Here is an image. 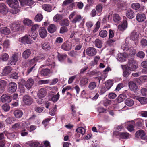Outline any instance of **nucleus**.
Wrapping results in <instances>:
<instances>
[{"instance_id":"obj_1","label":"nucleus","mask_w":147,"mask_h":147,"mask_svg":"<svg viewBox=\"0 0 147 147\" xmlns=\"http://www.w3.org/2000/svg\"><path fill=\"white\" fill-rule=\"evenodd\" d=\"M136 61L133 59L129 60L127 67L129 70L131 71H134L137 68L136 65Z\"/></svg>"},{"instance_id":"obj_2","label":"nucleus","mask_w":147,"mask_h":147,"mask_svg":"<svg viewBox=\"0 0 147 147\" xmlns=\"http://www.w3.org/2000/svg\"><path fill=\"white\" fill-rule=\"evenodd\" d=\"M17 84L15 83H9L7 86V92L9 93H13L15 92L17 89Z\"/></svg>"},{"instance_id":"obj_3","label":"nucleus","mask_w":147,"mask_h":147,"mask_svg":"<svg viewBox=\"0 0 147 147\" xmlns=\"http://www.w3.org/2000/svg\"><path fill=\"white\" fill-rule=\"evenodd\" d=\"M1 100L3 102L9 103L12 101V98L8 94H4L1 97Z\"/></svg>"},{"instance_id":"obj_4","label":"nucleus","mask_w":147,"mask_h":147,"mask_svg":"<svg viewBox=\"0 0 147 147\" xmlns=\"http://www.w3.org/2000/svg\"><path fill=\"white\" fill-rule=\"evenodd\" d=\"M23 101L26 105H29L32 103L33 100L30 96L26 95L23 97Z\"/></svg>"},{"instance_id":"obj_5","label":"nucleus","mask_w":147,"mask_h":147,"mask_svg":"<svg viewBox=\"0 0 147 147\" xmlns=\"http://www.w3.org/2000/svg\"><path fill=\"white\" fill-rule=\"evenodd\" d=\"M19 41L23 43L28 44H31L33 42V41L30 39V37L27 35L22 38H20Z\"/></svg>"},{"instance_id":"obj_6","label":"nucleus","mask_w":147,"mask_h":147,"mask_svg":"<svg viewBox=\"0 0 147 147\" xmlns=\"http://www.w3.org/2000/svg\"><path fill=\"white\" fill-rule=\"evenodd\" d=\"M18 53H15L12 55L8 61V64L9 65H15L16 63L18 60Z\"/></svg>"},{"instance_id":"obj_7","label":"nucleus","mask_w":147,"mask_h":147,"mask_svg":"<svg viewBox=\"0 0 147 147\" xmlns=\"http://www.w3.org/2000/svg\"><path fill=\"white\" fill-rule=\"evenodd\" d=\"M86 53L89 56H93L96 54L97 51L94 47H89L86 49Z\"/></svg>"},{"instance_id":"obj_8","label":"nucleus","mask_w":147,"mask_h":147,"mask_svg":"<svg viewBox=\"0 0 147 147\" xmlns=\"http://www.w3.org/2000/svg\"><path fill=\"white\" fill-rule=\"evenodd\" d=\"M9 5L13 8H17L18 7V2L17 0H8Z\"/></svg>"},{"instance_id":"obj_9","label":"nucleus","mask_w":147,"mask_h":147,"mask_svg":"<svg viewBox=\"0 0 147 147\" xmlns=\"http://www.w3.org/2000/svg\"><path fill=\"white\" fill-rule=\"evenodd\" d=\"M23 26H21L18 22L13 23L11 24V29L13 32L18 31L20 30L21 28Z\"/></svg>"},{"instance_id":"obj_10","label":"nucleus","mask_w":147,"mask_h":147,"mask_svg":"<svg viewBox=\"0 0 147 147\" xmlns=\"http://www.w3.org/2000/svg\"><path fill=\"white\" fill-rule=\"evenodd\" d=\"M8 12V9L7 7L3 3H0V13L5 15Z\"/></svg>"},{"instance_id":"obj_11","label":"nucleus","mask_w":147,"mask_h":147,"mask_svg":"<svg viewBox=\"0 0 147 147\" xmlns=\"http://www.w3.org/2000/svg\"><path fill=\"white\" fill-rule=\"evenodd\" d=\"M46 94V89L45 88H42L39 90L37 93V96L40 99H41L45 97Z\"/></svg>"},{"instance_id":"obj_12","label":"nucleus","mask_w":147,"mask_h":147,"mask_svg":"<svg viewBox=\"0 0 147 147\" xmlns=\"http://www.w3.org/2000/svg\"><path fill=\"white\" fill-rule=\"evenodd\" d=\"M38 32L41 38H44L46 37L47 32L44 27H40Z\"/></svg>"},{"instance_id":"obj_13","label":"nucleus","mask_w":147,"mask_h":147,"mask_svg":"<svg viewBox=\"0 0 147 147\" xmlns=\"http://www.w3.org/2000/svg\"><path fill=\"white\" fill-rule=\"evenodd\" d=\"M146 16L144 13H139L136 15V20L139 22H144L146 20Z\"/></svg>"},{"instance_id":"obj_14","label":"nucleus","mask_w":147,"mask_h":147,"mask_svg":"<svg viewBox=\"0 0 147 147\" xmlns=\"http://www.w3.org/2000/svg\"><path fill=\"white\" fill-rule=\"evenodd\" d=\"M135 136L138 138L144 139L145 138V133L144 131L142 130H140L136 133Z\"/></svg>"},{"instance_id":"obj_15","label":"nucleus","mask_w":147,"mask_h":147,"mask_svg":"<svg viewBox=\"0 0 147 147\" xmlns=\"http://www.w3.org/2000/svg\"><path fill=\"white\" fill-rule=\"evenodd\" d=\"M71 45L69 42H66L63 43L61 46V48L64 50L68 51L71 49Z\"/></svg>"},{"instance_id":"obj_16","label":"nucleus","mask_w":147,"mask_h":147,"mask_svg":"<svg viewBox=\"0 0 147 147\" xmlns=\"http://www.w3.org/2000/svg\"><path fill=\"white\" fill-rule=\"evenodd\" d=\"M34 83L33 79L32 78H29L26 82L25 86L27 89H29L32 87Z\"/></svg>"},{"instance_id":"obj_17","label":"nucleus","mask_w":147,"mask_h":147,"mask_svg":"<svg viewBox=\"0 0 147 147\" xmlns=\"http://www.w3.org/2000/svg\"><path fill=\"white\" fill-rule=\"evenodd\" d=\"M127 56V55L125 53H120L117 55V59L120 61L123 62L125 61Z\"/></svg>"},{"instance_id":"obj_18","label":"nucleus","mask_w":147,"mask_h":147,"mask_svg":"<svg viewBox=\"0 0 147 147\" xmlns=\"http://www.w3.org/2000/svg\"><path fill=\"white\" fill-rule=\"evenodd\" d=\"M127 25V21L126 20H124L122 24L118 26V28L121 31H123L126 29Z\"/></svg>"},{"instance_id":"obj_19","label":"nucleus","mask_w":147,"mask_h":147,"mask_svg":"<svg viewBox=\"0 0 147 147\" xmlns=\"http://www.w3.org/2000/svg\"><path fill=\"white\" fill-rule=\"evenodd\" d=\"M7 82L4 80L0 81V94L3 93L5 90V88L7 85Z\"/></svg>"},{"instance_id":"obj_20","label":"nucleus","mask_w":147,"mask_h":147,"mask_svg":"<svg viewBox=\"0 0 147 147\" xmlns=\"http://www.w3.org/2000/svg\"><path fill=\"white\" fill-rule=\"evenodd\" d=\"M126 15L128 18L131 19L134 17L135 13L132 10L129 9L126 11Z\"/></svg>"},{"instance_id":"obj_21","label":"nucleus","mask_w":147,"mask_h":147,"mask_svg":"<svg viewBox=\"0 0 147 147\" xmlns=\"http://www.w3.org/2000/svg\"><path fill=\"white\" fill-rule=\"evenodd\" d=\"M44 58V57L43 55L42 54H40L37 57H34L33 59L30 60L29 61V63H30L34 64L35 62H37L38 60L40 59H43Z\"/></svg>"},{"instance_id":"obj_22","label":"nucleus","mask_w":147,"mask_h":147,"mask_svg":"<svg viewBox=\"0 0 147 147\" xmlns=\"http://www.w3.org/2000/svg\"><path fill=\"white\" fill-rule=\"evenodd\" d=\"M31 54V51L30 49H27L24 51L22 53V56L25 59L28 58Z\"/></svg>"},{"instance_id":"obj_23","label":"nucleus","mask_w":147,"mask_h":147,"mask_svg":"<svg viewBox=\"0 0 147 147\" xmlns=\"http://www.w3.org/2000/svg\"><path fill=\"white\" fill-rule=\"evenodd\" d=\"M42 7L44 10L47 12H50L52 11V6L49 4H43Z\"/></svg>"},{"instance_id":"obj_24","label":"nucleus","mask_w":147,"mask_h":147,"mask_svg":"<svg viewBox=\"0 0 147 147\" xmlns=\"http://www.w3.org/2000/svg\"><path fill=\"white\" fill-rule=\"evenodd\" d=\"M60 97V95L59 93H58L56 95L53 94H51L50 100L52 101L55 102H57L59 99Z\"/></svg>"},{"instance_id":"obj_25","label":"nucleus","mask_w":147,"mask_h":147,"mask_svg":"<svg viewBox=\"0 0 147 147\" xmlns=\"http://www.w3.org/2000/svg\"><path fill=\"white\" fill-rule=\"evenodd\" d=\"M88 79L86 77L83 78L80 80V84L81 87H84L88 83Z\"/></svg>"},{"instance_id":"obj_26","label":"nucleus","mask_w":147,"mask_h":147,"mask_svg":"<svg viewBox=\"0 0 147 147\" xmlns=\"http://www.w3.org/2000/svg\"><path fill=\"white\" fill-rule=\"evenodd\" d=\"M0 32L1 33L8 35L10 33V31L9 28L6 27H2L0 29Z\"/></svg>"},{"instance_id":"obj_27","label":"nucleus","mask_w":147,"mask_h":147,"mask_svg":"<svg viewBox=\"0 0 147 147\" xmlns=\"http://www.w3.org/2000/svg\"><path fill=\"white\" fill-rule=\"evenodd\" d=\"M100 59V57L99 56H96L94 57V60L91 61L89 63V65L93 66L96 65L98 61Z\"/></svg>"},{"instance_id":"obj_28","label":"nucleus","mask_w":147,"mask_h":147,"mask_svg":"<svg viewBox=\"0 0 147 147\" xmlns=\"http://www.w3.org/2000/svg\"><path fill=\"white\" fill-rule=\"evenodd\" d=\"M129 86L130 90L132 91H135L138 88L136 84L133 81H130L129 82Z\"/></svg>"},{"instance_id":"obj_29","label":"nucleus","mask_w":147,"mask_h":147,"mask_svg":"<svg viewBox=\"0 0 147 147\" xmlns=\"http://www.w3.org/2000/svg\"><path fill=\"white\" fill-rule=\"evenodd\" d=\"M57 27L53 24L50 25L48 27V30L49 32L50 33H53L56 31Z\"/></svg>"},{"instance_id":"obj_30","label":"nucleus","mask_w":147,"mask_h":147,"mask_svg":"<svg viewBox=\"0 0 147 147\" xmlns=\"http://www.w3.org/2000/svg\"><path fill=\"white\" fill-rule=\"evenodd\" d=\"M14 116L17 118H21L23 115V112L22 111L20 110H17L14 112Z\"/></svg>"},{"instance_id":"obj_31","label":"nucleus","mask_w":147,"mask_h":147,"mask_svg":"<svg viewBox=\"0 0 147 147\" xmlns=\"http://www.w3.org/2000/svg\"><path fill=\"white\" fill-rule=\"evenodd\" d=\"M126 95L124 94H120L117 98L116 100L118 103L122 102L126 98Z\"/></svg>"},{"instance_id":"obj_32","label":"nucleus","mask_w":147,"mask_h":147,"mask_svg":"<svg viewBox=\"0 0 147 147\" xmlns=\"http://www.w3.org/2000/svg\"><path fill=\"white\" fill-rule=\"evenodd\" d=\"M136 126L138 127H142L143 125V120L140 118H138L135 120Z\"/></svg>"},{"instance_id":"obj_33","label":"nucleus","mask_w":147,"mask_h":147,"mask_svg":"<svg viewBox=\"0 0 147 147\" xmlns=\"http://www.w3.org/2000/svg\"><path fill=\"white\" fill-rule=\"evenodd\" d=\"M82 20V17L80 15H76L72 21L73 23H79Z\"/></svg>"},{"instance_id":"obj_34","label":"nucleus","mask_w":147,"mask_h":147,"mask_svg":"<svg viewBox=\"0 0 147 147\" xmlns=\"http://www.w3.org/2000/svg\"><path fill=\"white\" fill-rule=\"evenodd\" d=\"M120 138L122 139H127L129 138V134L127 132H121L119 134Z\"/></svg>"},{"instance_id":"obj_35","label":"nucleus","mask_w":147,"mask_h":147,"mask_svg":"<svg viewBox=\"0 0 147 147\" xmlns=\"http://www.w3.org/2000/svg\"><path fill=\"white\" fill-rule=\"evenodd\" d=\"M113 82L112 80H109L105 82V86L107 90H109L113 85Z\"/></svg>"},{"instance_id":"obj_36","label":"nucleus","mask_w":147,"mask_h":147,"mask_svg":"<svg viewBox=\"0 0 147 147\" xmlns=\"http://www.w3.org/2000/svg\"><path fill=\"white\" fill-rule=\"evenodd\" d=\"M63 18L62 15L59 14L55 15L53 18V20L55 22H58Z\"/></svg>"},{"instance_id":"obj_37","label":"nucleus","mask_w":147,"mask_h":147,"mask_svg":"<svg viewBox=\"0 0 147 147\" xmlns=\"http://www.w3.org/2000/svg\"><path fill=\"white\" fill-rule=\"evenodd\" d=\"M9 57L8 55L6 53H4L1 55L0 59L3 61H6Z\"/></svg>"},{"instance_id":"obj_38","label":"nucleus","mask_w":147,"mask_h":147,"mask_svg":"<svg viewBox=\"0 0 147 147\" xmlns=\"http://www.w3.org/2000/svg\"><path fill=\"white\" fill-rule=\"evenodd\" d=\"M41 45L42 49L44 50H48L50 49V47L49 44L47 42H42V43Z\"/></svg>"},{"instance_id":"obj_39","label":"nucleus","mask_w":147,"mask_h":147,"mask_svg":"<svg viewBox=\"0 0 147 147\" xmlns=\"http://www.w3.org/2000/svg\"><path fill=\"white\" fill-rule=\"evenodd\" d=\"M113 19L114 21L117 23H118L120 22L121 18L119 15L117 14H114L113 16Z\"/></svg>"},{"instance_id":"obj_40","label":"nucleus","mask_w":147,"mask_h":147,"mask_svg":"<svg viewBox=\"0 0 147 147\" xmlns=\"http://www.w3.org/2000/svg\"><path fill=\"white\" fill-rule=\"evenodd\" d=\"M125 102L126 105L129 107H131L134 104L133 100L131 98H127L126 99Z\"/></svg>"},{"instance_id":"obj_41","label":"nucleus","mask_w":147,"mask_h":147,"mask_svg":"<svg viewBox=\"0 0 147 147\" xmlns=\"http://www.w3.org/2000/svg\"><path fill=\"white\" fill-rule=\"evenodd\" d=\"M138 37V35L135 31L133 32L130 35V39L133 40H137Z\"/></svg>"},{"instance_id":"obj_42","label":"nucleus","mask_w":147,"mask_h":147,"mask_svg":"<svg viewBox=\"0 0 147 147\" xmlns=\"http://www.w3.org/2000/svg\"><path fill=\"white\" fill-rule=\"evenodd\" d=\"M12 69L9 66L6 67L3 69V74L4 75H6L9 73L11 71Z\"/></svg>"},{"instance_id":"obj_43","label":"nucleus","mask_w":147,"mask_h":147,"mask_svg":"<svg viewBox=\"0 0 147 147\" xmlns=\"http://www.w3.org/2000/svg\"><path fill=\"white\" fill-rule=\"evenodd\" d=\"M51 71L50 70L48 69H42L40 72V74L41 75L46 76L50 73Z\"/></svg>"},{"instance_id":"obj_44","label":"nucleus","mask_w":147,"mask_h":147,"mask_svg":"<svg viewBox=\"0 0 147 147\" xmlns=\"http://www.w3.org/2000/svg\"><path fill=\"white\" fill-rule=\"evenodd\" d=\"M121 67L123 70L124 71H123V76L125 77H127L129 74L128 71L127 70H126L127 69V66L126 65H121Z\"/></svg>"},{"instance_id":"obj_45","label":"nucleus","mask_w":147,"mask_h":147,"mask_svg":"<svg viewBox=\"0 0 147 147\" xmlns=\"http://www.w3.org/2000/svg\"><path fill=\"white\" fill-rule=\"evenodd\" d=\"M94 44L96 47L99 48H101L102 46V41L98 39L95 40Z\"/></svg>"},{"instance_id":"obj_46","label":"nucleus","mask_w":147,"mask_h":147,"mask_svg":"<svg viewBox=\"0 0 147 147\" xmlns=\"http://www.w3.org/2000/svg\"><path fill=\"white\" fill-rule=\"evenodd\" d=\"M43 18V16L41 14L38 13L35 16L34 19L36 22H39L42 20Z\"/></svg>"},{"instance_id":"obj_47","label":"nucleus","mask_w":147,"mask_h":147,"mask_svg":"<svg viewBox=\"0 0 147 147\" xmlns=\"http://www.w3.org/2000/svg\"><path fill=\"white\" fill-rule=\"evenodd\" d=\"M76 131L78 133H80L83 135L84 134L86 130L83 127H78L76 130Z\"/></svg>"},{"instance_id":"obj_48","label":"nucleus","mask_w":147,"mask_h":147,"mask_svg":"<svg viewBox=\"0 0 147 147\" xmlns=\"http://www.w3.org/2000/svg\"><path fill=\"white\" fill-rule=\"evenodd\" d=\"M139 102L142 105L145 104L147 103V98L145 97H140L137 98Z\"/></svg>"},{"instance_id":"obj_49","label":"nucleus","mask_w":147,"mask_h":147,"mask_svg":"<svg viewBox=\"0 0 147 147\" xmlns=\"http://www.w3.org/2000/svg\"><path fill=\"white\" fill-rule=\"evenodd\" d=\"M1 45L3 46L4 48H8L10 45V41L8 39L5 40Z\"/></svg>"},{"instance_id":"obj_50","label":"nucleus","mask_w":147,"mask_h":147,"mask_svg":"<svg viewBox=\"0 0 147 147\" xmlns=\"http://www.w3.org/2000/svg\"><path fill=\"white\" fill-rule=\"evenodd\" d=\"M96 86V83L94 82H92L89 83L88 87L90 90H92L94 89Z\"/></svg>"},{"instance_id":"obj_51","label":"nucleus","mask_w":147,"mask_h":147,"mask_svg":"<svg viewBox=\"0 0 147 147\" xmlns=\"http://www.w3.org/2000/svg\"><path fill=\"white\" fill-rule=\"evenodd\" d=\"M10 107L8 104L5 103L2 106V108L4 111L7 112L10 109Z\"/></svg>"},{"instance_id":"obj_52","label":"nucleus","mask_w":147,"mask_h":147,"mask_svg":"<svg viewBox=\"0 0 147 147\" xmlns=\"http://www.w3.org/2000/svg\"><path fill=\"white\" fill-rule=\"evenodd\" d=\"M59 24L61 26H68L69 25V21L67 19H63L60 21Z\"/></svg>"},{"instance_id":"obj_53","label":"nucleus","mask_w":147,"mask_h":147,"mask_svg":"<svg viewBox=\"0 0 147 147\" xmlns=\"http://www.w3.org/2000/svg\"><path fill=\"white\" fill-rule=\"evenodd\" d=\"M28 144L31 147H37L39 143L37 141L34 142H28Z\"/></svg>"},{"instance_id":"obj_54","label":"nucleus","mask_w":147,"mask_h":147,"mask_svg":"<svg viewBox=\"0 0 147 147\" xmlns=\"http://www.w3.org/2000/svg\"><path fill=\"white\" fill-rule=\"evenodd\" d=\"M36 65V64H35L33 66L31 67H30L28 69L27 71L26 72V74L27 75H28L30 72L36 69L35 66Z\"/></svg>"},{"instance_id":"obj_55","label":"nucleus","mask_w":147,"mask_h":147,"mask_svg":"<svg viewBox=\"0 0 147 147\" xmlns=\"http://www.w3.org/2000/svg\"><path fill=\"white\" fill-rule=\"evenodd\" d=\"M100 36L102 38L106 37L107 35V32L105 30H102L99 32Z\"/></svg>"},{"instance_id":"obj_56","label":"nucleus","mask_w":147,"mask_h":147,"mask_svg":"<svg viewBox=\"0 0 147 147\" xmlns=\"http://www.w3.org/2000/svg\"><path fill=\"white\" fill-rule=\"evenodd\" d=\"M131 7L133 9L135 10H137L140 8V5L138 3H135L132 4Z\"/></svg>"},{"instance_id":"obj_57","label":"nucleus","mask_w":147,"mask_h":147,"mask_svg":"<svg viewBox=\"0 0 147 147\" xmlns=\"http://www.w3.org/2000/svg\"><path fill=\"white\" fill-rule=\"evenodd\" d=\"M37 36V34L35 31H32V32L29 35V36L31 37L34 40H35Z\"/></svg>"},{"instance_id":"obj_58","label":"nucleus","mask_w":147,"mask_h":147,"mask_svg":"<svg viewBox=\"0 0 147 147\" xmlns=\"http://www.w3.org/2000/svg\"><path fill=\"white\" fill-rule=\"evenodd\" d=\"M68 31L67 28L65 26H62L60 29L59 32L61 34H63Z\"/></svg>"},{"instance_id":"obj_59","label":"nucleus","mask_w":147,"mask_h":147,"mask_svg":"<svg viewBox=\"0 0 147 147\" xmlns=\"http://www.w3.org/2000/svg\"><path fill=\"white\" fill-rule=\"evenodd\" d=\"M20 124L16 123L13 125L12 126V128L14 130H18L20 127Z\"/></svg>"},{"instance_id":"obj_60","label":"nucleus","mask_w":147,"mask_h":147,"mask_svg":"<svg viewBox=\"0 0 147 147\" xmlns=\"http://www.w3.org/2000/svg\"><path fill=\"white\" fill-rule=\"evenodd\" d=\"M141 92L143 96L147 97V89L143 88L141 90Z\"/></svg>"},{"instance_id":"obj_61","label":"nucleus","mask_w":147,"mask_h":147,"mask_svg":"<svg viewBox=\"0 0 147 147\" xmlns=\"http://www.w3.org/2000/svg\"><path fill=\"white\" fill-rule=\"evenodd\" d=\"M124 6L122 3H118L117 4V8L119 11H121L124 9Z\"/></svg>"},{"instance_id":"obj_62","label":"nucleus","mask_w":147,"mask_h":147,"mask_svg":"<svg viewBox=\"0 0 147 147\" xmlns=\"http://www.w3.org/2000/svg\"><path fill=\"white\" fill-rule=\"evenodd\" d=\"M137 56L141 58H143L144 57L145 54L142 51L139 52L137 54Z\"/></svg>"},{"instance_id":"obj_63","label":"nucleus","mask_w":147,"mask_h":147,"mask_svg":"<svg viewBox=\"0 0 147 147\" xmlns=\"http://www.w3.org/2000/svg\"><path fill=\"white\" fill-rule=\"evenodd\" d=\"M66 55H61L59 54L58 55V59L59 61H61L63 60L66 57Z\"/></svg>"},{"instance_id":"obj_64","label":"nucleus","mask_w":147,"mask_h":147,"mask_svg":"<svg viewBox=\"0 0 147 147\" xmlns=\"http://www.w3.org/2000/svg\"><path fill=\"white\" fill-rule=\"evenodd\" d=\"M134 124H130L128 125V126L127 127V128L129 131L131 132L134 130Z\"/></svg>"}]
</instances>
